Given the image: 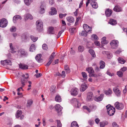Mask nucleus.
<instances>
[{
  "instance_id": "obj_1",
  "label": "nucleus",
  "mask_w": 127,
  "mask_h": 127,
  "mask_svg": "<svg viewBox=\"0 0 127 127\" xmlns=\"http://www.w3.org/2000/svg\"><path fill=\"white\" fill-rule=\"evenodd\" d=\"M107 109V113L110 116L113 115L115 111V108L113 106H111L110 105H108L106 106Z\"/></svg>"
},
{
  "instance_id": "obj_2",
  "label": "nucleus",
  "mask_w": 127,
  "mask_h": 127,
  "mask_svg": "<svg viewBox=\"0 0 127 127\" xmlns=\"http://www.w3.org/2000/svg\"><path fill=\"white\" fill-rule=\"evenodd\" d=\"M29 77V75L28 74L26 73L25 75L22 76L21 77V83L22 87H24L25 84L28 81L27 79Z\"/></svg>"
},
{
  "instance_id": "obj_3",
  "label": "nucleus",
  "mask_w": 127,
  "mask_h": 127,
  "mask_svg": "<svg viewBox=\"0 0 127 127\" xmlns=\"http://www.w3.org/2000/svg\"><path fill=\"white\" fill-rule=\"evenodd\" d=\"M36 29L39 31H42L43 29V23L40 20H37L36 22Z\"/></svg>"
},
{
  "instance_id": "obj_4",
  "label": "nucleus",
  "mask_w": 127,
  "mask_h": 127,
  "mask_svg": "<svg viewBox=\"0 0 127 127\" xmlns=\"http://www.w3.org/2000/svg\"><path fill=\"white\" fill-rule=\"evenodd\" d=\"M118 41L116 40H113L111 41L110 43L111 47L113 49L116 48L118 46Z\"/></svg>"
},
{
  "instance_id": "obj_5",
  "label": "nucleus",
  "mask_w": 127,
  "mask_h": 127,
  "mask_svg": "<svg viewBox=\"0 0 127 127\" xmlns=\"http://www.w3.org/2000/svg\"><path fill=\"white\" fill-rule=\"evenodd\" d=\"M7 20L5 18L2 19L0 22V27L4 28L7 25Z\"/></svg>"
},
{
  "instance_id": "obj_6",
  "label": "nucleus",
  "mask_w": 127,
  "mask_h": 127,
  "mask_svg": "<svg viewBox=\"0 0 127 127\" xmlns=\"http://www.w3.org/2000/svg\"><path fill=\"white\" fill-rule=\"evenodd\" d=\"M17 52L18 54L21 57L26 56L28 55L27 52L24 49H19L18 51Z\"/></svg>"
},
{
  "instance_id": "obj_7",
  "label": "nucleus",
  "mask_w": 127,
  "mask_h": 127,
  "mask_svg": "<svg viewBox=\"0 0 127 127\" xmlns=\"http://www.w3.org/2000/svg\"><path fill=\"white\" fill-rule=\"evenodd\" d=\"M79 92L78 89L76 88H73L71 90V95L75 96L78 94Z\"/></svg>"
},
{
  "instance_id": "obj_8",
  "label": "nucleus",
  "mask_w": 127,
  "mask_h": 127,
  "mask_svg": "<svg viewBox=\"0 0 127 127\" xmlns=\"http://www.w3.org/2000/svg\"><path fill=\"white\" fill-rule=\"evenodd\" d=\"M115 106L116 108L119 110H121L124 108L123 105L121 103L118 102H116L115 104Z\"/></svg>"
},
{
  "instance_id": "obj_9",
  "label": "nucleus",
  "mask_w": 127,
  "mask_h": 127,
  "mask_svg": "<svg viewBox=\"0 0 127 127\" xmlns=\"http://www.w3.org/2000/svg\"><path fill=\"white\" fill-rule=\"evenodd\" d=\"M1 64L3 65H11L12 64L11 62L9 60H5L4 61H1Z\"/></svg>"
},
{
  "instance_id": "obj_10",
  "label": "nucleus",
  "mask_w": 127,
  "mask_h": 127,
  "mask_svg": "<svg viewBox=\"0 0 127 127\" xmlns=\"http://www.w3.org/2000/svg\"><path fill=\"white\" fill-rule=\"evenodd\" d=\"M93 94L92 92H88L87 95L86 100L87 101H91L93 100Z\"/></svg>"
},
{
  "instance_id": "obj_11",
  "label": "nucleus",
  "mask_w": 127,
  "mask_h": 127,
  "mask_svg": "<svg viewBox=\"0 0 127 127\" xmlns=\"http://www.w3.org/2000/svg\"><path fill=\"white\" fill-rule=\"evenodd\" d=\"M83 28L86 32L92 31V28L86 24L83 25Z\"/></svg>"
},
{
  "instance_id": "obj_12",
  "label": "nucleus",
  "mask_w": 127,
  "mask_h": 127,
  "mask_svg": "<svg viewBox=\"0 0 127 127\" xmlns=\"http://www.w3.org/2000/svg\"><path fill=\"white\" fill-rule=\"evenodd\" d=\"M113 91L116 95L119 96L121 95V91L119 89L117 88H115L113 89Z\"/></svg>"
},
{
  "instance_id": "obj_13",
  "label": "nucleus",
  "mask_w": 127,
  "mask_h": 127,
  "mask_svg": "<svg viewBox=\"0 0 127 127\" xmlns=\"http://www.w3.org/2000/svg\"><path fill=\"white\" fill-rule=\"evenodd\" d=\"M42 55L41 54H38L35 57V59L39 63L42 62L43 60L41 58Z\"/></svg>"
},
{
  "instance_id": "obj_14",
  "label": "nucleus",
  "mask_w": 127,
  "mask_h": 127,
  "mask_svg": "<svg viewBox=\"0 0 127 127\" xmlns=\"http://www.w3.org/2000/svg\"><path fill=\"white\" fill-rule=\"evenodd\" d=\"M104 97V94H101L100 96L98 97H95L94 98V100L96 101H102Z\"/></svg>"
},
{
  "instance_id": "obj_15",
  "label": "nucleus",
  "mask_w": 127,
  "mask_h": 127,
  "mask_svg": "<svg viewBox=\"0 0 127 127\" xmlns=\"http://www.w3.org/2000/svg\"><path fill=\"white\" fill-rule=\"evenodd\" d=\"M113 12L112 10L109 9H107L105 12L106 16L109 17L111 15Z\"/></svg>"
},
{
  "instance_id": "obj_16",
  "label": "nucleus",
  "mask_w": 127,
  "mask_h": 127,
  "mask_svg": "<svg viewBox=\"0 0 127 127\" xmlns=\"http://www.w3.org/2000/svg\"><path fill=\"white\" fill-rule=\"evenodd\" d=\"M55 107L58 113L60 112L63 108L59 104H56L55 106Z\"/></svg>"
},
{
  "instance_id": "obj_17",
  "label": "nucleus",
  "mask_w": 127,
  "mask_h": 127,
  "mask_svg": "<svg viewBox=\"0 0 127 127\" xmlns=\"http://www.w3.org/2000/svg\"><path fill=\"white\" fill-rule=\"evenodd\" d=\"M113 10L116 12H120L122 11V8L119 5H116L115 6Z\"/></svg>"
},
{
  "instance_id": "obj_18",
  "label": "nucleus",
  "mask_w": 127,
  "mask_h": 127,
  "mask_svg": "<svg viewBox=\"0 0 127 127\" xmlns=\"http://www.w3.org/2000/svg\"><path fill=\"white\" fill-rule=\"evenodd\" d=\"M87 87V85L85 83L82 84L80 88V90L81 91L83 92L84 91Z\"/></svg>"
},
{
  "instance_id": "obj_19",
  "label": "nucleus",
  "mask_w": 127,
  "mask_h": 127,
  "mask_svg": "<svg viewBox=\"0 0 127 127\" xmlns=\"http://www.w3.org/2000/svg\"><path fill=\"white\" fill-rule=\"evenodd\" d=\"M51 11L49 12V14L51 15H53L57 13V11L56 9L52 7L51 9Z\"/></svg>"
},
{
  "instance_id": "obj_20",
  "label": "nucleus",
  "mask_w": 127,
  "mask_h": 127,
  "mask_svg": "<svg viewBox=\"0 0 127 127\" xmlns=\"http://www.w3.org/2000/svg\"><path fill=\"white\" fill-rule=\"evenodd\" d=\"M66 19L69 22L73 23L74 22V18L71 16H69L66 18Z\"/></svg>"
},
{
  "instance_id": "obj_21",
  "label": "nucleus",
  "mask_w": 127,
  "mask_h": 127,
  "mask_svg": "<svg viewBox=\"0 0 127 127\" xmlns=\"http://www.w3.org/2000/svg\"><path fill=\"white\" fill-rule=\"evenodd\" d=\"M20 68L24 69H26L28 68V66L26 64H19Z\"/></svg>"
},
{
  "instance_id": "obj_22",
  "label": "nucleus",
  "mask_w": 127,
  "mask_h": 127,
  "mask_svg": "<svg viewBox=\"0 0 127 127\" xmlns=\"http://www.w3.org/2000/svg\"><path fill=\"white\" fill-rule=\"evenodd\" d=\"M99 124L100 127H104L105 126L108 124V122L105 121L100 122Z\"/></svg>"
},
{
  "instance_id": "obj_23",
  "label": "nucleus",
  "mask_w": 127,
  "mask_h": 127,
  "mask_svg": "<svg viewBox=\"0 0 127 127\" xmlns=\"http://www.w3.org/2000/svg\"><path fill=\"white\" fill-rule=\"evenodd\" d=\"M55 100L58 102H60L62 101V99L61 96L59 95H57L55 97Z\"/></svg>"
},
{
  "instance_id": "obj_24",
  "label": "nucleus",
  "mask_w": 127,
  "mask_h": 127,
  "mask_svg": "<svg viewBox=\"0 0 127 127\" xmlns=\"http://www.w3.org/2000/svg\"><path fill=\"white\" fill-rule=\"evenodd\" d=\"M24 18L25 20L28 19H33V17L31 14H27L25 15Z\"/></svg>"
},
{
  "instance_id": "obj_25",
  "label": "nucleus",
  "mask_w": 127,
  "mask_h": 127,
  "mask_svg": "<svg viewBox=\"0 0 127 127\" xmlns=\"http://www.w3.org/2000/svg\"><path fill=\"white\" fill-rule=\"evenodd\" d=\"M86 70L89 73L90 75L91 73H92L94 72V70H93V68L91 67H89L86 68Z\"/></svg>"
},
{
  "instance_id": "obj_26",
  "label": "nucleus",
  "mask_w": 127,
  "mask_h": 127,
  "mask_svg": "<svg viewBox=\"0 0 127 127\" xmlns=\"http://www.w3.org/2000/svg\"><path fill=\"white\" fill-rule=\"evenodd\" d=\"M109 23L110 24L113 25L116 24L117 23L116 21L113 19H110Z\"/></svg>"
},
{
  "instance_id": "obj_27",
  "label": "nucleus",
  "mask_w": 127,
  "mask_h": 127,
  "mask_svg": "<svg viewBox=\"0 0 127 127\" xmlns=\"http://www.w3.org/2000/svg\"><path fill=\"white\" fill-rule=\"evenodd\" d=\"M100 65V68L103 69L104 68L105 66V62L102 61H101L99 63Z\"/></svg>"
},
{
  "instance_id": "obj_28",
  "label": "nucleus",
  "mask_w": 127,
  "mask_h": 127,
  "mask_svg": "<svg viewBox=\"0 0 127 127\" xmlns=\"http://www.w3.org/2000/svg\"><path fill=\"white\" fill-rule=\"evenodd\" d=\"M10 47L11 52L12 53H14L16 52V50L15 48H14L12 46V43H10L9 44Z\"/></svg>"
},
{
  "instance_id": "obj_29",
  "label": "nucleus",
  "mask_w": 127,
  "mask_h": 127,
  "mask_svg": "<svg viewBox=\"0 0 127 127\" xmlns=\"http://www.w3.org/2000/svg\"><path fill=\"white\" fill-rule=\"evenodd\" d=\"M112 93L111 90L109 88L108 90H106L104 91V93L107 95H110Z\"/></svg>"
},
{
  "instance_id": "obj_30",
  "label": "nucleus",
  "mask_w": 127,
  "mask_h": 127,
  "mask_svg": "<svg viewBox=\"0 0 127 127\" xmlns=\"http://www.w3.org/2000/svg\"><path fill=\"white\" fill-rule=\"evenodd\" d=\"M22 114V111L20 110H18L16 115V117L18 118L20 117Z\"/></svg>"
},
{
  "instance_id": "obj_31",
  "label": "nucleus",
  "mask_w": 127,
  "mask_h": 127,
  "mask_svg": "<svg viewBox=\"0 0 127 127\" xmlns=\"http://www.w3.org/2000/svg\"><path fill=\"white\" fill-rule=\"evenodd\" d=\"M71 127H79L77 122L75 121L71 123Z\"/></svg>"
},
{
  "instance_id": "obj_32",
  "label": "nucleus",
  "mask_w": 127,
  "mask_h": 127,
  "mask_svg": "<svg viewBox=\"0 0 127 127\" xmlns=\"http://www.w3.org/2000/svg\"><path fill=\"white\" fill-rule=\"evenodd\" d=\"M89 52L92 55V57H95L96 55L94 51L92 49H90L89 50Z\"/></svg>"
},
{
  "instance_id": "obj_33",
  "label": "nucleus",
  "mask_w": 127,
  "mask_h": 127,
  "mask_svg": "<svg viewBox=\"0 0 127 127\" xmlns=\"http://www.w3.org/2000/svg\"><path fill=\"white\" fill-rule=\"evenodd\" d=\"M56 87L54 86H51L50 88V93L52 94H53L55 91Z\"/></svg>"
},
{
  "instance_id": "obj_34",
  "label": "nucleus",
  "mask_w": 127,
  "mask_h": 127,
  "mask_svg": "<svg viewBox=\"0 0 127 127\" xmlns=\"http://www.w3.org/2000/svg\"><path fill=\"white\" fill-rule=\"evenodd\" d=\"M81 74L84 80H86L87 78V73L85 72H82Z\"/></svg>"
},
{
  "instance_id": "obj_35",
  "label": "nucleus",
  "mask_w": 127,
  "mask_h": 127,
  "mask_svg": "<svg viewBox=\"0 0 127 127\" xmlns=\"http://www.w3.org/2000/svg\"><path fill=\"white\" fill-rule=\"evenodd\" d=\"M55 53L54 52H53L50 55L48 60H52L53 61V59L55 57Z\"/></svg>"
},
{
  "instance_id": "obj_36",
  "label": "nucleus",
  "mask_w": 127,
  "mask_h": 127,
  "mask_svg": "<svg viewBox=\"0 0 127 127\" xmlns=\"http://www.w3.org/2000/svg\"><path fill=\"white\" fill-rule=\"evenodd\" d=\"M18 19H21V16L19 15L15 16L13 18V20L14 22H15L16 20H18Z\"/></svg>"
},
{
  "instance_id": "obj_37",
  "label": "nucleus",
  "mask_w": 127,
  "mask_h": 127,
  "mask_svg": "<svg viewBox=\"0 0 127 127\" xmlns=\"http://www.w3.org/2000/svg\"><path fill=\"white\" fill-rule=\"evenodd\" d=\"M71 102L72 103H77V104H78L79 103V101L78 99L77 98H73L71 100Z\"/></svg>"
},
{
  "instance_id": "obj_38",
  "label": "nucleus",
  "mask_w": 127,
  "mask_h": 127,
  "mask_svg": "<svg viewBox=\"0 0 127 127\" xmlns=\"http://www.w3.org/2000/svg\"><path fill=\"white\" fill-rule=\"evenodd\" d=\"M118 60L120 63L122 64H124L126 62L125 60L122 58H119L118 59Z\"/></svg>"
},
{
  "instance_id": "obj_39",
  "label": "nucleus",
  "mask_w": 127,
  "mask_h": 127,
  "mask_svg": "<svg viewBox=\"0 0 127 127\" xmlns=\"http://www.w3.org/2000/svg\"><path fill=\"white\" fill-rule=\"evenodd\" d=\"M84 47L83 46H79L78 47V51L80 52H82L84 50Z\"/></svg>"
},
{
  "instance_id": "obj_40",
  "label": "nucleus",
  "mask_w": 127,
  "mask_h": 127,
  "mask_svg": "<svg viewBox=\"0 0 127 127\" xmlns=\"http://www.w3.org/2000/svg\"><path fill=\"white\" fill-rule=\"evenodd\" d=\"M35 49V45L33 44H32L30 48V51L31 52H33L34 51Z\"/></svg>"
},
{
  "instance_id": "obj_41",
  "label": "nucleus",
  "mask_w": 127,
  "mask_h": 127,
  "mask_svg": "<svg viewBox=\"0 0 127 127\" xmlns=\"http://www.w3.org/2000/svg\"><path fill=\"white\" fill-rule=\"evenodd\" d=\"M33 42H35L38 39V37H35L33 35H31L30 36Z\"/></svg>"
},
{
  "instance_id": "obj_42",
  "label": "nucleus",
  "mask_w": 127,
  "mask_h": 127,
  "mask_svg": "<svg viewBox=\"0 0 127 127\" xmlns=\"http://www.w3.org/2000/svg\"><path fill=\"white\" fill-rule=\"evenodd\" d=\"M25 3L27 5H29L31 3V0H24Z\"/></svg>"
},
{
  "instance_id": "obj_43",
  "label": "nucleus",
  "mask_w": 127,
  "mask_h": 127,
  "mask_svg": "<svg viewBox=\"0 0 127 127\" xmlns=\"http://www.w3.org/2000/svg\"><path fill=\"white\" fill-rule=\"evenodd\" d=\"M41 9L40 10V13L42 14L44 12V5H42L40 6Z\"/></svg>"
},
{
  "instance_id": "obj_44",
  "label": "nucleus",
  "mask_w": 127,
  "mask_h": 127,
  "mask_svg": "<svg viewBox=\"0 0 127 127\" xmlns=\"http://www.w3.org/2000/svg\"><path fill=\"white\" fill-rule=\"evenodd\" d=\"M54 28L52 27H50L49 28L48 31L50 33H53Z\"/></svg>"
},
{
  "instance_id": "obj_45",
  "label": "nucleus",
  "mask_w": 127,
  "mask_h": 127,
  "mask_svg": "<svg viewBox=\"0 0 127 127\" xmlns=\"http://www.w3.org/2000/svg\"><path fill=\"white\" fill-rule=\"evenodd\" d=\"M43 49L44 50H47L48 49L47 46L46 44H43L42 46Z\"/></svg>"
},
{
  "instance_id": "obj_46",
  "label": "nucleus",
  "mask_w": 127,
  "mask_h": 127,
  "mask_svg": "<svg viewBox=\"0 0 127 127\" xmlns=\"http://www.w3.org/2000/svg\"><path fill=\"white\" fill-rule=\"evenodd\" d=\"M117 74L120 77H122L123 76V73L121 71H118L117 72Z\"/></svg>"
},
{
  "instance_id": "obj_47",
  "label": "nucleus",
  "mask_w": 127,
  "mask_h": 127,
  "mask_svg": "<svg viewBox=\"0 0 127 127\" xmlns=\"http://www.w3.org/2000/svg\"><path fill=\"white\" fill-rule=\"evenodd\" d=\"M33 101L31 100H29L28 101L27 104V106L28 107L30 106L32 103Z\"/></svg>"
},
{
  "instance_id": "obj_48",
  "label": "nucleus",
  "mask_w": 127,
  "mask_h": 127,
  "mask_svg": "<svg viewBox=\"0 0 127 127\" xmlns=\"http://www.w3.org/2000/svg\"><path fill=\"white\" fill-rule=\"evenodd\" d=\"M81 17H79L77 18L75 24L74 25L75 26H76L78 25V22L79 21V20L81 19Z\"/></svg>"
},
{
  "instance_id": "obj_49",
  "label": "nucleus",
  "mask_w": 127,
  "mask_h": 127,
  "mask_svg": "<svg viewBox=\"0 0 127 127\" xmlns=\"http://www.w3.org/2000/svg\"><path fill=\"white\" fill-rule=\"evenodd\" d=\"M27 37L25 34H23L22 36V39L23 40H25L27 39Z\"/></svg>"
},
{
  "instance_id": "obj_50",
  "label": "nucleus",
  "mask_w": 127,
  "mask_h": 127,
  "mask_svg": "<svg viewBox=\"0 0 127 127\" xmlns=\"http://www.w3.org/2000/svg\"><path fill=\"white\" fill-rule=\"evenodd\" d=\"M16 30V28L14 27H12L10 29V31L12 32H14Z\"/></svg>"
},
{
  "instance_id": "obj_51",
  "label": "nucleus",
  "mask_w": 127,
  "mask_h": 127,
  "mask_svg": "<svg viewBox=\"0 0 127 127\" xmlns=\"http://www.w3.org/2000/svg\"><path fill=\"white\" fill-rule=\"evenodd\" d=\"M57 127H62V124L60 121L59 120H57Z\"/></svg>"
},
{
  "instance_id": "obj_52",
  "label": "nucleus",
  "mask_w": 127,
  "mask_h": 127,
  "mask_svg": "<svg viewBox=\"0 0 127 127\" xmlns=\"http://www.w3.org/2000/svg\"><path fill=\"white\" fill-rule=\"evenodd\" d=\"M92 36H93L94 40H98V38L96 35L95 34H93Z\"/></svg>"
},
{
  "instance_id": "obj_53",
  "label": "nucleus",
  "mask_w": 127,
  "mask_h": 127,
  "mask_svg": "<svg viewBox=\"0 0 127 127\" xmlns=\"http://www.w3.org/2000/svg\"><path fill=\"white\" fill-rule=\"evenodd\" d=\"M101 42L102 44L103 45H105L108 43V41L106 40H105V41H101Z\"/></svg>"
},
{
  "instance_id": "obj_54",
  "label": "nucleus",
  "mask_w": 127,
  "mask_h": 127,
  "mask_svg": "<svg viewBox=\"0 0 127 127\" xmlns=\"http://www.w3.org/2000/svg\"><path fill=\"white\" fill-rule=\"evenodd\" d=\"M83 108L84 109H86L87 110L88 112H90V109L87 106H84L83 107Z\"/></svg>"
},
{
  "instance_id": "obj_55",
  "label": "nucleus",
  "mask_w": 127,
  "mask_h": 127,
  "mask_svg": "<svg viewBox=\"0 0 127 127\" xmlns=\"http://www.w3.org/2000/svg\"><path fill=\"white\" fill-rule=\"evenodd\" d=\"M64 32V30H61L58 33V34L57 35V38H58L60 36L61 34L63 33V32Z\"/></svg>"
},
{
  "instance_id": "obj_56",
  "label": "nucleus",
  "mask_w": 127,
  "mask_h": 127,
  "mask_svg": "<svg viewBox=\"0 0 127 127\" xmlns=\"http://www.w3.org/2000/svg\"><path fill=\"white\" fill-rule=\"evenodd\" d=\"M42 76V74L40 73H38L35 74L34 76L36 78H38Z\"/></svg>"
},
{
  "instance_id": "obj_57",
  "label": "nucleus",
  "mask_w": 127,
  "mask_h": 127,
  "mask_svg": "<svg viewBox=\"0 0 127 127\" xmlns=\"http://www.w3.org/2000/svg\"><path fill=\"white\" fill-rule=\"evenodd\" d=\"M113 127H118V125L115 122H113L112 124Z\"/></svg>"
},
{
  "instance_id": "obj_58",
  "label": "nucleus",
  "mask_w": 127,
  "mask_h": 127,
  "mask_svg": "<svg viewBox=\"0 0 127 127\" xmlns=\"http://www.w3.org/2000/svg\"><path fill=\"white\" fill-rule=\"evenodd\" d=\"M81 35L83 36H87V34L85 31H83L82 32Z\"/></svg>"
},
{
  "instance_id": "obj_59",
  "label": "nucleus",
  "mask_w": 127,
  "mask_h": 127,
  "mask_svg": "<svg viewBox=\"0 0 127 127\" xmlns=\"http://www.w3.org/2000/svg\"><path fill=\"white\" fill-rule=\"evenodd\" d=\"M60 75H61L62 77L64 78L65 76V71H63L62 72V74H61Z\"/></svg>"
},
{
  "instance_id": "obj_60",
  "label": "nucleus",
  "mask_w": 127,
  "mask_h": 127,
  "mask_svg": "<svg viewBox=\"0 0 127 127\" xmlns=\"http://www.w3.org/2000/svg\"><path fill=\"white\" fill-rule=\"evenodd\" d=\"M90 3L91 5L92 6H93V5H94V4H95V3H97L96 2L93 0H91L90 1Z\"/></svg>"
},
{
  "instance_id": "obj_61",
  "label": "nucleus",
  "mask_w": 127,
  "mask_h": 127,
  "mask_svg": "<svg viewBox=\"0 0 127 127\" xmlns=\"http://www.w3.org/2000/svg\"><path fill=\"white\" fill-rule=\"evenodd\" d=\"M70 53L71 54L73 55L75 53V51L72 48H71L70 50Z\"/></svg>"
},
{
  "instance_id": "obj_62",
  "label": "nucleus",
  "mask_w": 127,
  "mask_h": 127,
  "mask_svg": "<svg viewBox=\"0 0 127 127\" xmlns=\"http://www.w3.org/2000/svg\"><path fill=\"white\" fill-rule=\"evenodd\" d=\"M92 7L96 9L98 7V5L97 3H95V4H94V5H93Z\"/></svg>"
},
{
  "instance_id": "obj_63",
  "label": "nucleus",
  "mask_w": 127,
  "mask_h": 127,
  "mask_svg": "<svg viewBox=\"0 0 127 127\" xmlns=\"http://www.w3.org/2000/svg\"><path fill=\"white\" fill-rule=\"evenodd\" d=\"M95 121L96 124H98L100 121V120L99 118H97L95 119Z\"/></svg>"
},
{
  "instance_id": "obj_64",
  "label": "nucleus",
  "mask_w": 127,
  "mask_h": 127,
  "mask_svg": "<svg viewBox=\"0 0 127 127\" xmlns=\"http://www.w3.org/2000/svg\"><path fill=\"white\" fill-rule=\"evenodd\" d=\"M49 60V62H48V63H47L46 64V65L47 66H49L50 65V64H51V63L53 61H52V60Z\"/></svg>"
}]
</instances>
